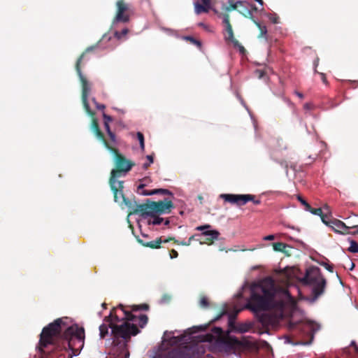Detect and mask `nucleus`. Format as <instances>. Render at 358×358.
I'll return each instance as SVG.
<instances>
[{
	"mask_svg": "<svg viewBox=\"0 0 358 358\" xmlns=\"http://www.w3.org/2000/svg\"><path fill=\"white\" fill-rule=\"evenodd\" d=\"M64 318H58L43 328L40 334L38 351L43 355L48 352L70 349L78 355L84 346L85 329L78 324L68 326Z\"/></svg>",
	"mask_w": 358,
	"mask_h": 358,
	"instance_id": "f257e3e1",
	"label": "nucleus"
},
{
	"mask_svg": "<svg viewBox=\"0 0 358 358\" xmlns=\"http://www.w3.org/2000/svg\"><path fill=\"white\" fill-rule=\"evenodd\" d=\"M129 308V310H127L126 306L122 304H120L117 308H113L109 315L104 318L103 323L99 326L101 338H105L108 334V329L110 328L115 345L120 344V338L124 341L120 347L121 351L124 353V358L129 357L127 343L129 341L131 336H136L140 332L136 324L129 322V321H134L136 318L132 312L148 310L149 306L147 303H142L133 305Z\"/></svg>",
	"mask_w": 358,
	"mask_h": 358,
	"instance_id": "f03ea898",
	"label": "nucleus"
},
{
	"mask_svg": "<svg viewBox=\"0 0 358 358\" xmlns=\"http://www.w3.org/2000/svg\"><path fill=\"white\" fill-rule=\"evenodd\" d=\"M276 287L274 280L266 278L258 283L254 284L250 288V296L245 306V308L250 310L257 315L258 321L262 326L271 324L272 318L267 313L259 312L271 310L278 306L275 300Z\"/></svg>",
	"mask_w": 358,
	"mask_h": 358,
	"instance_id": "7ed1b4c3",
	"label": "nucleus"
},
{
	"mask_svg": "<svg viewBox=\"0 0 358 358\" xmlns=\"http://www.w3.org/2000/svg\"><path fill=\"white\" fill-rule=\"evenodd\" d=\"M301 281L303 285L313 286L312 293L314 300L317 299L324 291L326 280L318 267L312 266L308 268Z\"/></svg>",
	"mask_w": 358,
	"mask_h": 358,
	"instance_id": "20e7f679",
	"label": "nucleus"
},
{
	"mask_svg": "<svg viewBox=\"0 0 358 358\" xmlns=\"http://www.w3.org/2000/svg\"><path fill=\"white\" fill-rule=\"evenodd\" d=\"M106 148L114 156L115 168L111 170L109 178L118 179L120 177H124L135 166L134 162L127 159L117 148H113L110 144L106 146Z\"/></svg>",
	"mask_w": 358,
	"mask_h": 358,
	"instance_id": "39448f33",
	"label": "nucleus"
},
{
	"mask_svg": "<svg viewBox=\"0 0 358 358\" xmlns=\"http://www.w3.org/2000/svg\"><path fill=\"white\" fill-rule=\"evenodd\" d=\"M96 45H92L86 48L85 52H83L81 54V55L78 57L76 63V70L79 77L82 86V102L86 113L90 116H93L94 115V112L90 109L88 103V96L91 92V84L88 82L87 78L83 75L80 66L82 60L84 59L85 55L88 52H92L96 48Z\"/></svg>",
	"mask_w": 358,
	"mask_h": 358,
	"instance_id": "423d86ee",
	"label": "nucleus"
},
{
	"mask_svg": "<svg viewBox=\"0 0 358 358\" xmlns=\"http://www.w3.org/2000/svg\"><path fill=\"white\" fill-rule=\"evenodd\" d=\"M108 183L113 193L114 201L121 205L124 204L131 210V208L134 206V201L125 197L123 193L124 181L109 178Z\"/></svg>",
	"mask_w": 358,
	"mask_h": 358,
	"instance_id": "0eeeda50",
	"label": "nucleus"
},
{
	"mask_svg": "<svg viewBox=\"0 0 358 358\" xmlns=\"http://www.w3.org/2000/svg\"><path fill=\"white\" fill-rule=\"evenodd\" d=\"M156 357L157 358H193L194 352L190 348L185 347L161 352Z\"/></svg>",
	"mask_w": 358,
	"mask_h": 358,
	"instance_id": "6e6552de",
	"label": "nucleus"
},
{
	"mask_svg": "<svg viewBox=\"0 0 358 358\" xmlns=\"http://www.w3.org/2000/svg\"><path fill=\"white\" fill-rule=\"evenodd\" d=\"M154 206V201H151L149 199L146 201V203L141 204H138L136 201H134V206L131 208L130 214H140L141 216H153V215L156 214Z\"/></svg>",
	"mask_w": 358,
	"mask_h": 358,
	"instance_id": "1a4fd4ad",
	"label": "nucleus"
},
{
	"mask_svg": "<svg viewBox=\"0 0 358 358\" xmlns=\"http://www.w3.org/2000/svg\"><path fill=\"white\" fill-rule=\"evenodd\" d=\"M220 343L223 346L226 352H235L237 350L244 347L245 344L239 341L235 336H228L219 339Z\"/></svg>",
	"mask_w": 358,
	"mask_h": 358,
	"instance_id": "9d476101",
	"label": "nucleus"
},
{
	"mask_svg": "<svg viewBox=\"0 0 358 358\" xmlns=\"http://www.w3.org/2000/svg\"><path fill=\"white\" fill-rule=\"evenodd\" d=\"M220 198L223 199L224 201L229 202L231 204H236L238 206H242L252 199L250 194H222Z\"/></svg>",
	"mask_w": 358,
	"mask_h": 358,
	"instance_id": "9b49d317",
	"label": "nucleus"
},
{
	"mask_svg": "<svg viewBox=\"0 0 358 358\" xmlns=\"http://www.w3.org/2000/svg\"><path fill=\"white\" fill-rule=\"evenodd\" d=\"M117 13L114 18L115 22H127L129 21V15L126 13L128 6L124 0H118L116 3Z\"/></svg>",
	"mask_w": 358,
	"mask_h": 358,
	"instance_id": "f8f14e48",
	"label": "nucleus"
},
{
	"mask_svg": "<svg viewBox=\"0 0 358 358\" xmlns=\"http://www.w3.org/2000/svg\"><path fill=\"white\" fill-rule=\"evenodd\" d=\"M223 23L225 24V31L228 36H225L224 38L227 41L231 42L234 46L238 45V41L234 38L232 26L230 23V17L228 13H225L223 17Z\"/></svg>",
	"mask_w": 358,
	"mask_h": 358,
	"instance_id": "ddd939ff",
	"label": "nucleus"
},
{
	"mask_svg": "<svg viewBox=\"0 0 358 358\" xmlns=\"http://www.w3.org/2000/svg\"><path fill=\"white\" fill-rule=\"evenodd\" d=\"M94 115L93 116H90L92 117L91 130L106 148L110 144V143L106 141L103 133L101 131L98 120L95 118Z\"/></svg>",
	"mask_w": 358,
	"mask_h": 358,
	"instance_id": "4468645a",
	"label": "nucleus"
},
{
	"mask_svg": "<svg viewBox=\"0 0 358 358\" xmlns=\"http://www.w3.org/2000/svg\"><path fill=\"white\" fill-rule=\"evenodd\" d=\"M239 13L243 15L245 17L250 19L254 24L258 27L259 29V34L258 36L259 38L266 37L267 34V29L264 25H262L259 22L255 20L252 13L248 8H245L244 10H240Z\"/></svg>",
	"mask_w": 358,
	"mask_h": 358,
	"instance_id": "2eb2a0df",
	"label": "nucleus"
},
{
	"mask_svg": "<svg viewBox=\"0 0 358 358\" xmlns=\"http://www.w3.org/2000/svg\"><path fill=\"white\" fill-rule=\"evenodd\" d=\"M154 205L156 214L170 213L171 209L173 208V202L167 199L163 201H154Z\"/></svg>",
	"mask_w": 358,
	"mask_h": 358,
	"instance_id": "dca6fc26",
	"label": "nucleus"
},
{
	"mask_svg": "<svg viewBox=\"0 0 358 358\" xmlns=\"http://www.w3.org/2000/svg\"><path fill=\"white\" fill-rule=\"evenodd\" d=\"M331 227L334 231L341 234H350V229H351L350 227L346 226L343 222L336 219L331 220Z\"/></svg>",
	"mask_w": 358,
	"mask_h": 358,
	"instance_id": "f3484780",
	"label": "nucleus"
},
{
	"mask_svg": "<svg viewBox=\"0 0 358 358\" xmlns=\"http://www.w3.org/2000/svg\"><path fill=\"white\" fill-rule=\"evenodd\" d=\"M137 241L142 245L143 247L150 248L151 249H159L161 248L162 243V237H159L153 241H145L144 239L137 238Z\"/></svg>",
	"mask_w": 358,
	"mask_h": 358,
	"instance_id": "a211bd4d",
	"label": "nucleus"
},
{
	"mask_svg": "<svg viewBox=\"0 0 358 358\" xmlns=\"http://www.w3.org/2000/svg\"><path fill=\"white\" fill-rule=\"evenodd\" d=\"M246 4L247 2L245 1H234L233 3H229V5L225 6L224 10L227 13L232 10H238L239 13L240 10H244L245 8H248L245 7Z\"/></svg>",
	"mask_w": 358,
	"mask_h": 358,
	"instance_id": "6ab92c4d",
	"label": "nucleus"
},
{
	"mask_svg": "<svg viewBox=\"0 0 358 358\" xmlns=\"http://www.w3.org/2000/svg\"><path fill=\"white\" fill-rule=\"evenodd\" d=\"M202 235L204 237L203 243L210 245L218 238L220 233L216 230H209L203 231Z\"/></svg>",
	"mask_w": 358,
	"mask_h": 358,
	"instance_id": "aec40b11",
	"label": "nucleus"
},
{
	"mask_svg": "<svg viewBox=\"0 0 358 358\" xmlns=\"http://www.w3.org/2000/svg\"><path fill=\"white\" fill-rule=\"evenodd\" d=\"M210 8V3H202L199 2L194 3V11L197 15H199L203 13H208Z\"/></svg>",
	"mask_w": 358,
	"mask_h": 358,
	"instance_id": "412c9836",
	"label": "nucleus"
},
{
	"mask_svg": "<svg viewBox=\"0 0 358 358\" xmlns=\"http://www.w3.org/2000/svg\"><path fill=\"white\" fill-rule=\"evenodd\" d=\"M289 245L286 243H282V242H277L273 243V248L276 252H281L285 254H287V252L286 251V248H288Z\"/></svg>",
	"mask_w": 358,
	"mask_h": 358,
	"instance_id": "4be33fe9",
	"label": "nucleus"
},
{
	"mask_svg": "<svg viewBox=\"0 0 358 358\" xmlns=\"http://www.w3.org/2000/svg\"><path fill=\"white\" fill-rule=\"evenodd\" d=\"M148 322V317L145 314H141L138 317V324L140 327L143 328Z\"/></svg>",
	"mask_w": 358,
	"mask_h": 358,
	"instance_id": "5701e85b",
	"label": "nucleus"
},
{
	"mask_svg": "<svg viewBox=\"0 0 358 358\" xmlns=\"http://www.w3.org/2000/svg\"><path fill=\"white\" fill-rule=\"evenodd\" d=\"M151 217H152V220L148 221V223L150 224L159 225L164 221V219L162 217L156 215V214L153 215V216Z\"/></svg>",
	"mask_w": 358,
	"mask_h": 358,
	"instance_id": "b1692460",
	"label": "nucleus"
},
{
	"mask_svg": "<svg viewBox=\"0 0 358 358\" xmlns=\"http://www.w3.org/2000/svg\"><path fill=\"white\" fill-rule=\"evenodd\" d=\"M184 39L187 41H189L191 43L196 45L199 48L201 47V43L199 40L196 39L195 38L191 36H187L184 37Z\"/></svg>",
	"mask_w": 358,
	"mask_h": 358,
	"instance_id": "393cba45",
	"label": "nucleus"
},
{
	"mask_svg": "<svg viewBox=\"0 0 358 358\" xmlns=\"http://www.w3.org/2000/svg\"><path fill=\"white\" fill-rule=\"evenodd\" d=\"M348 251L352 253L358 252V243L354 240L350 241V246L348 248Z\"/></svg>",
	"mask_w": 358,
	"mask_h": 358,
	"instance_id": "a878e982",
	"label": "nucleus"
},
{
	"mask_svg": "<svg viewBox=\"0 0 358 358\" xmlns=\"http://www.w3.org/2000/svg\"><path fill=\"white\" fill-rule=\"evenodd\" d=\"M128 32L129 29L125 28L123 29L121 31H115L114 35L117 39H121L123 36H126Z\"/></svg>",
	"mask_w": 358,
	"mask_h": 358,
	"instance_id": "bb28decb",
	"label": "nucleus"
},
{
	"mask_svg": "<svg viewBox=\"0 0 358 358\" xmlns=\"http://www.w3.org/2000/svg\"><path fill=\"white\" fill-rule=\"evenodd\" d=\"M297 199L304 206L306 210L311 209V206L301 196L298 195Z\"/></svg>",
	"mask_w": 358,
	"mask_h": 358,
	"instance_id": "cd10ccee",
	"label": "nucleus"
},
{
	"mask_svg": "<svg viewBox=\"0 0 358 358\" xmlns=\"http://www.w3.org/2000/svg\"><path fill=\"white\" fill-rule=\"evenodd\" d=\"M137 138L139 141L140 146L142 150L145 149V143H144V136L141 132H137L136 134Z\"/></svg>",
	"mask_w": 358,
	"mask_h": 358,
	"instance_id": "c85d7f7f",
	"label": "nucleus"
},
{
	"mask_svg": "<svg viewBox=\"0 0 358 358\" xmlns=\"http://www.w3.org/2000/svg\"><path fill=\"white\" fill-rule=\"evenodd\" d=\"M277 147L275 148L276 150H282L287 148L286 143L282 140H277L276 141Z\"/></svg>",
	"mask_w": 358,
	"mask_h": 358,
	"instance_id": "c756f323",
	"label": "nucleus"
},
{
	"mask_svg": "<svg viewBox=\"0 0 358 358\" xmlns=\"http://www.w3.org/2000/svg\"><path fill=\"white\" fill-rule=\"evenodd\" d=\"M199 305L202 308H208L209 306L208 299L206 296H201L199 301Z\"/></svg>",
	"mask_w": 358,
	"mask_h": 358,
	"instance_id": "7c9ffc66",
	"label": "nucleus"
},
{
	"mask_svg": "<svg viewBox=\"0 0 358 358\" xmlns=\"http://www.w3.org/2000/svg\"><path fill=\"white\" fill-rule=\"evenodd\" d=\"M321 220L322 221V222L324 224H325L327 226H329L331 227V220H329V216L327 215V214H324L323 213L322 215H321Z\"/></svg>",
	"mask_w": 358,
	"mask_h": 358,
	"instance_id": "2f4dec72",
	"label": "nucleus"
},
{
	"mask_svg": "<svg viewBox=\"0 0 358 358\" xmlns=\"http://www.w3.org/2000/svg\"><path fill=\"white\" fill-rule=\"evenodd\" d=\"M308 211L310 212L313 215H319L320 217L323 214L322 209L321 208H313L311 207V209L308 210Z\"/></svg>",
	"mask_w": 358,
	"mask_h": 358,
	"instance_id": "473e14b6",
	"label": "nucleus"
},
{
	"mask_svg": "<svg viewBox=\"0 0 358 358\" xmlns=\"http://www.w3.org/2000/svg\"><path fill=\"white\" fill-rule=\"evenodd\" d=\"M141 194L145 196L153 195L156 194H159V189H155L151 191L143 190L142 192H141Z\"/></svg>",
	"mask_w": 358,
	"mask_h": 358,
	"instance_id": "72a5a7b5",
	"label": "nucleus"
},
{
	"mask_svg": "<svg viewBox=\"0 0 358 358\" xmlns=\"http://www.w3.org/2000/svg\"><path fill=\"white\" fill-rule=\"evenodd\" d=\"M250 329V326L246 324H241L238 328L237 329V331L241 333H244L248 331Z\"/></svg>",
	"mask_w": 358,
	"mask_h": 358,
	"instance_id": "f704fd0d",
	"label": "nucleus"
},
{
	"mask_svg": "<svg viewBox=\"0 0 358 358\" xmlns=\"http://www.w3.org/2000/svg\"><path fill=\"white\" fill-rule=\"evenodd\" d=\"M102 116L103 118V123L107 122L108 124H109L110 122H111L113 120V119L111 116L106 114L105 113H103Z\"/></svg>",
	"mask_w": 358,
	"mask_h": 358,
	"instance_id": "c9c22d12",
	"label": "nucleus"
},
{
	"mask_svg": "<svg viewBox=\"0 0 358 358\" xmlns=\"http://www.w3.org/2000/svg\"><path fill=\"white\" fill-rule=\"evenodd\" d=\"M108 136L109 137L110 143L115 144L116 143V136L115 133H113V131H110L108 134Z\"/></svg>",
	"mask_w": 358,
	"mask_h": 358,
	"instance_id": "e433bc0d",
	"label": "nucleus"
},
{
	"mask_svg": "<svg viewBox=\"0 0 358 358\" xmlns=\"http://www.w3.org/2000/svg\"><path fill=\"white\" fill-rule=\"evenodd\" d=\"M322 266H323L327 270H328L329 272H333V266L330 265L326 262H322L320 264Z\"/></svg>",
	"mask_w": 358,
	"mask_h": 358,
	"instance_id": "4c0bfd02",
	"label": "nucleus"
},
{
	"mask_svg": "<svg viewBox=\"0 0 358 358\" xmlns=\"http://www.w3.org/2000/svg\"><path fill=\"white\" fill-rule=\"evenodd\" d=\"M250 196L252 197V199L250 200L249 201H252L255 205H259L261 203V200L257 199L255 195L250 194Z\"/></svg>",
	"mask_w": 358,
	"mask_h": 358,
	"instance_id": "58836bf2",
	"label": "nucleus"
},
{
	"mask_svg": "<svg viewBox=\"0 0 358 358\" xmlns=\"http://www.w3.org/2000/svg\"><path fill=\"white\" fill-rule=\"evenodd\" d=\"M178 252H177L176 250L172 249V250H171V252H170V257H171V259H174V258L178 257Z\"/></svg>",
	"mask_w": 358,
	"mask_h": 358,
	"instance_id": "ea45409f",
	"label": "nucleus"
},
{
	"mask_svg": "<svg viewBox=\"0 0 358 358\" xmlns=\"http://www.w3.org/2000/svg\"><path fill=\"white\" fill-rule=\"evenodd\" d=\"M320 75L321 80H322V83L326 85H328V81H327L326 75L323 73H320Z\"/></svg>",
	"mask_w": 358,
	"mask_h": 358,
	"instance_id": "a19ab883",
	"label": "nucleus"
},
{
	"mask_svg": "<svg viewBox=\"0 0 358 358\" xmlns=\"http://www.w3.org/2000/svg\"><path fill=\"white\" fill-rule=\"evenodd\" d=\"M255 73L259 78H262L265 75V72L262 70H257Z\"/></svg>",
	"mask_w": 358,
	"mask_h": 358,
	"instance_id": "79ce46f5",
	"label": "nucleus"
},
{
	"mask_svg": "<svg viewBox=\"0 0 358 358\" xmlns=\"http://www.w3.org/2000/svg\"><path fill=\"white\" fill-rule=\"evenodd\" d=\"M173 241L175 243H178V241L177 240L175 239V238L173 237H169L168 238H166V239H162V243H169V241Z\"/></svg>",
	"mask_w": 358,
	"mask_h": 358,
	"instance_id": "37998d69",
	"label": "nucleus"
},
{
	"mask_svg": "<svg viewBox=\"0 0 358 358\" xmlns=\"http://www.w3.org/2000/svg\"><path fill=\"white\" fill-rule=\"evenodd\" d=\"M210 227H211L210 225L205 224V225L197 227L196 229L198 231H203L206 229H210Z\"/></svg>",
	"mask_w": 358,
	"mask_h": 358,
	"instance_id": "c03bdc74",
	"label": "nucleus"
},
{
	"mask_svg": "<svg viewBox=\"0 0 358 358\" xmlns=\"http://www.w3.org/2000/svg\"><path fill=\"white\" fill-rule=\"evenodd\" d=\"M213 331L218 335H221L223 332L222 329L220 327H214Z\"/></svg>",
	"mask_w": 358,
	"mask_h": 358,
	"instance_id": "a18cd8bd",
	"label": "nucleus"
},
{
	"mask_svg": "<svg viewBox=\"0 0 358 358\" xmlns=\"http://www.w3.org/2000/svg\"><path fill=\"white\" fill-rule=\"evenodd\" d=\"M159 194H162L164 195L172 194L171 192L169 189H159Z\"/></svg>",
	"mask_w": 358,
	"mask_h": 358,
	"instance_id": "49530a36",
	"label": "nucleus"
},
{
	"mask_svg": "<svg viewBox=\"0 0 358 358\" xmlns=\"http://www.w3.org/2000/svg\"><path fill=\"white\" fill-rule=\"evenodd\" d=\"M193 238H194V236H191V237L189 238V240H188V243H186V242L182 241V242H180V243H179V242H178V244H180V245H189L191 244V242H192V241L193 240Z\"/></svg>",
	"mask_w": 358,
	"mask_h": 358,
	"instance_id": "de8ad7c7",
	"label": "nucleus"
},
{
	"mask_svg": "<svg viewBox=\"0 0 358 358\" xmlns=\"http://www.w3.org/2000/svg\"><path fill=\"white\" fill-rule=\"evenodd\" d=\"M103 125H104V129L107 133V134L110 132V131H112L111 129H110V125L109 124H108L107 122H104L103 123Z\"/></svg>",
	"mask_w": 358,
	"mask_h": 358,
	"instance_id": "09e8293b",
	"label": "nucleus"
},
{
	"mask_svg": "<svg viewBox=\"0 0 358 358\" xmlns=\"http://www.w3.org/2000/svg\"><path fill=\"white\" fill-rule=\"evenodd\" d=\"M225 313H226V311H225V310L222 311L220 314H219L217 317H215L212 320V322H215V321H217V320H220V319L222 317V315H224Z\"/></svg>",
	"mask_w": 358,
	"mask_h": 358,
	"instance_id": "8fccbe9b",
	"label": "nucleus"
},
{
	"mask_svg": "<svg viewBox=\"0 0 358 358\" xmlns=\"http://www.w3.org/2000/svg\"><path fill=\"white\" fill-rule=\"evenodd\" d=\"M304 109L306 110H312L313 109V105L310 103H306L303 106Z\"/></svg>",
	"mask_w": 358,
	"mask_h": 358,
	"instance_id": "3c124183",
	"label": "nucleus"
},
{
	"mask_svg": "<svg viewBox=\"0 0 358 358\" xmlns=\"http://www.w3.org/2000/svg\"><path fill=\"white\" fill-rule=\"evenodd\" d=\"M96 108L98 109V110H103L105 109L106 108V106L103 105V104H101V103H96V105H95Z\"/></svg>",
	"mask_w": 358,
	"mask_h": 358,
	"instance_id": "603ef678",
	"label": "nucleus"
},
{
	"mask_svg": "<svg viewBox=\"0 0 358 358\" xmlns=\"http://www.w3.org/2000/svg\"><path fill=\"white\" fill-rule=\"evenodd\" d=\"M275 238V236L274 235H268V236H266L264 238V240H266V241H272Z\"/></svg>",
	"mask_w": 358,
	"mask_h": 358,
	"instance_id": "864d4df0",
	"label": "nucleus"
},
{
	"mask_svg": "<svg viewBox=\"0 0 358 358\" xmlns=\"http://www.w3.org/2000/svg\"><path fill=\"white\" fill-rule=\"evenodd\" d=\"M282 166H285V168H287V164L285 160H281V161H277Z\"/></svg>",
	"mask_w": 358,
	"mask_h": 358,
	"instance_id": "5fc2aeb1",
	"label": "nucleus"
},
{
	"mask_svg": "<svg viewBox=\"0 0 358 358\" xmlns=\"http://www.w3.org/2000/svg\"><path fill=\"white\" fill-rule=\"evenodd\" d=\"M146 158L149 161L150 164H152L153 163L154 159H153V156L152 155H147Z\"/></svg>",
	"mask_w": 358,
	"mask_h": 358,
	"instance_id": "6e6d98bb",
	"label": "nucleus"
},
{
	"mask_svg": "<svg viewBox=\"0 0 358 358\" xmlns=\"http://www.w3.org/2000/svg\"><path fill=\"white\" fill-rule=\"evenodd\" d=\"M351 345L355 347V352L357 353H358V346L357 345L356 342L355 341H352L351 342Z\"/></svg>",
	"mask_w": 358,
	"mask_h": 358,
	"instance_id": "4d7b16f0",
	"label": "nucleus"
},
{
	"mask_svg": "<svg viewBox=\"0 0 358 358\" xmlns=\"http://www.w3.org/2000/svg\"><path fill=\"white\" fill-rule=\"evenodd\" d=\"M236 47L238 48H239V50L241 52H244L245 51L244 47L243 45H241L240 44V43L238 42V45H236Z\"/></svg>",
	"mask_w": 358,
	"mask_h": 358,
	"instance_id": "13d9d810",
	"label": "nucleus"
},
{
	"mask_svg": "<svg viewBox=\"0 0 358 358\" xmlns=\"http://www.w3.org/2000/svg\"><path fill=\"white\" fill-rule=\"evenodd\" d=\"M145 187V184H140L138 186V192L139 194H141V189H143L144 187Z\"/></svg>",
	"mask_w": 358,
	"mask_h": 358,
	"instance_id": "bf43d9fd",
	"label": "nucleus"
},
{
	"mask_svg": "<svg viewBox=\"0 0 358 358\" xmlns=\"http://www.w3.org/2000/svg\"><path fill=\"white\" fill-rule=\"evenodd\" d=\"M151 164H150L149 162L148 163H145L143 164V169L144 170H146L148 169V167L150 166Z\"/></svg>",
	"mask_w": 358,
	"mask_h": 358,
	"instance_id": "052dcab7",
	"label": "nucleus"
},
{
	"mask_svg": "<svg viewBox=\"0 0 358 358\" xmlns=\"http://www.w3.org/2000/svg\"><path fill=\"white\" fill-rule=\"evenodd\" d=\"M234 317H235V315H230V316H229V325H230V326H231V325H232V323H233L232 320H233V319H234Z\"/></svg>",
	"mask_w": 358,
	"mask_h": 358,
	"instance_id": "680f3d73",
	"label": "nucleus"
},
{
	"mask_svg": "<svg viewBox=\"0 0 358 358\" xmlns=\"http://www.w3.org/2000/svg\"><path fill=\"white\" fill-rule=\"evenodd\" d=\"M295 94L300 98V99H303V94L299 92H295Z\"/></svg>",
	"mask_w": 358,
	"mask_h": 358,
	"instance_id": "e2e57ef3",
	"label": "nucleus"
},
{
	"mask_svg": "<svg viewBox=\"0 0 358 358\" xmlns=\"http://www.w3.org/2000/svg\"><path fill=\"white\" fill-rule=\"evenodd\" d=\"M356 230L353 231H350V234H352V235H357L358 234V229H355Z\"/></svg>",
	"mask_w": 358,
	"mask_h": 358,
	"instance_id": "0e129e2a",
	"label": "nucleus"
},
{
	"mask_svg": "<svg viewBox=\"0 0 358 358\" xmlns=\"http://www.w3.org/2000/svg\"><path fill=\"white\" fill-rule=\"evenodd\" d=\"M354 268H355V264L352 262H350V265L349 269L352 270Z\"/></svg>",
	"mask_w": 358,
	"mask_h": 358,
	"instance_id": "69168bd1",
	"label": "nucleus"
},
{
	"mask_svg": "<svg viewBox=\"0 0 358 358\" xmlns=\"http://www.w3.org/2000/svg\"><path fill=\"white\" fill-rule=\"evenodd\" d=\"M170 222L169 220H166L164 222V225L168 226Z\"/></svg>",
	"mask_w": 358,
	"mask_h": 358,
	"instance_id": "338daca9",
	"label": "nucleus"
},
{
	"mask_svg": "<svg viewBox=\"0 0 358 358\" xmlns=\"http://www.w3.org/2000/svg\"><path fill=\"white\" fill-rule=\"evenodd\" d=\"M271 20L273 22V23H278V20H277V18L275 17L273 19H271Z\"/></svg>",
	"mask_w": 358,
	"mask_h": 358,
	"instance_id": "774afa93",
	"label": "nucleus"
}]
</instances>
